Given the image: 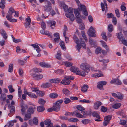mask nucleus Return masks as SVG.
Here are the masks:
<instances>
[{
    "mask_svg": "<svg viewBox=\"0 0 127 127\" xmlns=\"http://www.w3.org/2000/svg\"><path fill=\"white\" fill-rule=\"evenodd\" d=\"M77 109L79 111H82L85 110V108L82 106L81 105H78L76 106Z\"/></svg>",
    "mask_w": 127,
    "mask_h": 127,
    "instance_id": "nucleus-38",
    "label": "nucleus"
},
{
    "mask_svg": "<svg viewBox=\"0 0 127 127\" xmlns=\"http://www.w3.org/2000/svg\"><path fill=\"white\" fill-rule=\"evenodd\" d=\"M76 74L77 75H81L83 77L85 76L86 75L85 72L84 71H83L82 70H80L79 71L78 70L77 71Z\"/></svg>",
    "mask_w": 127,
    "mask_h": 127,
    "instance_id": "nucleus-31",
    "label": "nucleus"
},
{
    "mask_svg": "<svg viewBox=\"0 0 127 127\" xmlns=\"http://www.w3.org/2000/svg\"><path fill=\"white\" fill-rule=\"evenodd\" d=\"M37 111L39 112L43 111L45 109L44 108L43 106H39L37 107Z\"/></svg>",
    "mask_w": 127,
    "mask_h": 127,
    "instance_id": "nucleus-41",
    "label": "nucleus"
},
{
    "mask_svg": "<svg viewBox=\"0 0 127 127\" xmlns=\"http://www.w3.org/2000/svg\"><path fill=\"white\" fill-rule=\"evenodd\" d=\"M81 69L85 72L88 73L90 70V65L87 63H83L80 66Z\"/></svg>",
    "mask_w": 127,
    "mask_h": 127,
    "instance_id": "nucleus-3",
    "label": "nucleus"
},
{
    "mask_svg": "<svg viewBox=\"0 0 127 127\" xmlns=\"http://www.w3.org/2000/svg\"><path fill=\"white\" fill-rule=\"evenodd\" d=\"M61 56V51H58L57 55H56V58L59 60H61L62 59Z\"/></svg>",
    "mask_w": 127,
    "mask_h": 127,
    "instance_id": "nucleus-40",
    "label": "nucleus"
},
{
    "mask_svg": "<svg viewBox=\"0 0 127 127\" xmlns=\"http://www.w3.org/2000/svg\"><path fill=\"white\" fill-rule=\"evenodd\" d=\"M31 46L33 47L34 49H36V50L38 53L41 51V50L40 49L38 45L35 44H32Z\"/></svg>",
    "mask_w": 127,
    "mask_h": 127,
    "instance_id": "nucleus-24",
    "label": "nucleus"
},
{
    "mask_svg": "<svg viewBox=\"0 0 127 127\" xmlns=\"http://www.w3.org/2000/svg\"><path fill=\"white\" fill-rule=\"evenodd\" d=\"M54 72L56 73L59 74H62L64 73L63 71L61 69L55 70Z\"/></svg>",
    "mask_w": 127,
    "mask_h": 127,
    "instance_id": "nucleus-51",
    "label": "nucleus"
},
{
    "mask_svg": "<svg viewBox=\"0 0 127 127\" xmlns=\"http://www.w3.org/2000/svg\"><path fill=\"white\" fill-rule=\"evenodd\" d=\"M28 95L30 97L32 98H37V96L35 94L31 92H29Z\"/></svg>",
    "mask_w": 127,
    "mask_h": 127,
    "instance_id": "nucleus-44",
    "label": "nucleus"
},
{
    "mask_svg": "<svg viewBox=\"0 0 127 127\" xmlns=\"http://www.w3.org/2000/svg\"><path fill=\"white\" fill-rule=\"evenodd\" d=\"M89 42L91 45L93 46H94L96 43V42L95 40H93L92 39L90 38L89 40Z\"/></svg>",
    "mask_w": 127,
    "mask_h": 127,
    "instance_id": "nucleus-46",
    "label": "nucleus"
},
{
    "mask_svg": "<svg viewBox=\"0 0 127 127\" xmlns=\"http://www.w3.org/2000/svg\"><path fill=\"white\" fill-rule=\"evenodd\" d=\"M47 4L48 5H45L44 6V9L45 11L48 13L51 9V4L49 1L47 2Z\"/></svg>",
    "mask_w": 127,
    "mask_h": 127,
    "instance_id": "nucleus-9",
    "label": "nucleus"
},
{
    "mask_svg": "<svg viewBox=\"0 0 127 127\" xmlns=\"http://www.w3.org/2000/svg\"><path fill=\"white\" fill-rule=\"evenodd\" d=\"M72 116H76L77 117L80 118L85 117L84 116L80 114L79 111L77 110H75L73 112H72Z\"/></svg>",
    "mask_w": 127,
    "mask_h": 127,
    "instance_id": "nucleus-5",
    "label": "nucleus"
},
{
    "mask_svg": "<svg viewBox=\"0 0 127 127\" xmlns=\"http://www.w3.org/2000/svg\"><path fill=\"white\" fill-rule=\"evenodd\" d=\"M117 36V38L119 39V41H121V40L125 39V37L121 32L118 33Z\"/></svg>",
    "mask_w": 127,
    "mask_h": 127,
    "instance_id": "nucleus-22",
    "label": "nucleus"
},
{
    "mask_svg": "<svg viewBox=\"0 0 127 127\" xmlns=\"http://www.w3.org/2000/svg\"><path fill=\"white\" fill-rule=\"evenodd\" d=\"M71 101V100L70 99L67 98H65L64 99V102L65 104H67L70 103Z\"/></svg>",
    "mask_w": 127,
    "mask_h": 127,
    "instance_id": "nucleus-55",
    "label": "nucleus"
},
{
    "mask_svg": "<svg viewBox=\"0 0 127 127\" xmlns=\"http://www.w3.org/2000/svg\"><path fill=\"white\" fill-rule=\"evenodd\" d=\"M67 12H66L65 13L66 16L67 18H69L70 20L73 21L75 19L74 15L73 14V9L71 7L69 8L68 9Z\"/></svg>",
    "mask_w": 127,
    "mask_h": 127,
    "instance_id": "nucleus-1",
    "label": "nucleus"
},
{
    "mask_svg": "<svg viewBox=\"0 0 127 127\" xmlns=\"http://www.w3.org/2000/svg\"><path fill=\"white\" fill-rule=\"evenodd\" d=\"M121 104L120 103H117L113 105L112 107L115 109H118L121 106Z\"/></svg>",
    "mask_w": 127,
    "mask_h": 127,
    "instance_id": "nucleus-32",
    "label": "nucleus"
},
{
    "mask_svg": "<svg viewBox=\"0 0 127 127\" xmlns=\"http://www.w3.org/2000/svg\"><path fill=\"white\" fill-rule=\"evenodd\" d=\"M101 35L103 39L106 41L107 40V37L106 35V33L105 32H103L101 34Z\"/></svg>",
    "mask_w": 127,
    "mask_h": 127,
    "instance_id": "nucleus-58",
    "label": "nucleus"
},
{
    "mask_svg": "<svg viewBox=\"0 0 127 127\" xmlns=\"http://www.w3.org/2000/svg\"><path fill=\"white\" fill-rule=\"evenodd\" d=\"M6 98V95L4 93H2L0 97V100L1 101H4L5 100Z\"/></svg>",
    "mask_w": 127,
    "mask_h": 127,
    "instance_id": "nucleus-29",
    "label": "nucleus"
},
{
    "mask_svg": "<svg viewBox=\"0 0 127 127\" xmlns=\"http://www.w3.org/2000/svg\"><path fill=\"white\" fill-rule=\"evenodd\" d=\"M44 124L47 126L46 127H53V124L49 119H47L44 121Z\"/></svg>",
    "mask_w": 127,
    "mask_h": 127,
    "instance_id": "nucleus-13",
    "label": "nucleus"
},
{
    "mask_svg": "<svg viewBox=\"0 0 127 127\" xmlns=\"http://www.w3.org/2000/svg\"><path fill=\"white\" fill-rule=\"evenodd\" d=\"M107 83V82L105 81H100L98 83V84L97 85V87L100 90H103V86L105 85Z\"/></svg>",
    "mask_w": 127,
    "mask_h": 127,
    "instance_id": "nucleus-7",
    "label": "nucleus"
},
{
    "mask_svg": "<svg viewBox=\"0 0 127 127\" xmlns=\"http://www.w3.org/2000/svg\"><path fill=\"white\" fill-rule=\"evenodd\" d=\"M81 122L83 124L86 125L91 123V121L89 119H86L82 120L81 121Z\"/></svg>",
    "mask_w": 127,
    "mask_h": 127,
    "instance_id": "nucleus-30",
    "label": "nucleus"
},
{
    "mask_svg": "<svg viewBox=\"0 0 127 127\" xmlns=\"http://www.w3.org/2000/svg\"><path fill=\"white\" fill-rule=\"evenodd\" d=\"M5 0H1L0 2V8L2 9H4L5 7Z\"/></svg>",
    "mask_w": 127,
    "mask_h": 127,
    "instance_id": "nucleus-23",
    "label": "nucleus"
},
{
    "mask_svg": "<svg viewBox=\"0 0 127 127\" xmlns=\"http://www.w3.org/2000/svg\"><path fill=\"white\" fill-rule=\"evenodd\" d=\"M73 38L74 40V41L76 43H79V39L78 37L75 35H74Z\"/></svg>",
    "mask_w": 127,
    "mask_h": 127,
    "instance_id": "nucleus-59",
    "label": "nucleus"
},
{
    "mask_svg": "<svg viewBox=\"0 0 127 127\" xmlns=\"http://www.w3.org/2000/svg\"><path fill=\"white\" fill-rule=\"evenodd\" d=\"M39 65L41 66L44 67H50L51 66L48 64L44 62H41L39 64Z\"/></svg>",
    "mask_w": 127,
    "mask_h": 127,
    "instance_id": "nucleus-21",
    "label": "nucleus"
},
{
    "mask_svg": "<svg viewBox=\"0 0 127 127\" xmlns=\"http://www.w3.org/2000/svg\"><path fill=\"white\" fill-rule=\"evenodd\" d=\"M35 109V107L31 106L30 107L28 110V112H29V113L33 114L34 112V110Z\"/></svg>",
    "mask_w": 127,
    "mask_h": 127,
    "instance_id": "nucleus-27",
    "label": "nucleus"
},
{
    "mask_svg": "<svg viewBox=\"0 0 127 127\" xmlns=\"http://www.w3.org/2000/svg\"><path fill=\"white\" fill-rule=\"evenodd\" d=\"M101 49L100 47H98L96 49L95 53L96 54L101 53Z\"/></svg>",
    "mask_w": 127,
    "mask_h": 127,
    "instance_id": "nucleus-56",
    "label": "nucleus"
},
{
    "mask_svg": "<svg viewBox=\"0 0 127 127\" xmlns=\"http://www.w3.org/2000/svg\"><path fill=\"white\" fill-rule=\"evenodd\" d=\"M102 104L101 102L99 101H97L94 103V109L97 110Z\"/></svg>",
    "mask_w": 127,
    "mask_h": 127,
    "instance_id": "nucleus-15",
    "label": "nucleus"
},
{
    "mask_svg": "<svg viewBox=\"0 0 127 127\" xmlns=\"http://www.w3.org/2000/svg\"><path fill=\"white\" fill-rule=\"evenodd\" d=\"M63 102V99H61L58 100L56 103H54L58 105H60V106L61 104Z\"/></svg>",
    "mask_w": 127,
    "mask_h": 127,
    "instance_id": "nucleus-60",
    "label": "nucleus"
},
{
    "mask_svg": "<svg viewBox=\"0 0 127 127\" xmlns=\"http://www.w3.org/2000/svg\"><path fill=\"white\" fill-rule=\"evenodd\" d=\"M61 106L60 105H58L54 103L53 104V110L56 111L58 112L60 111Z\"/></svg>",
    "mask_w": 127,
    "mask_h": 127,
    "instance_id": "nucleus-19",
    "label": "nucleus"
},
{
    "mask_svg": "<svg viewBox=\"0 0 127 127\" xmlns=\"http://www.w3.org/2000/svg\"><path fill=\"white\" fill-rule=\"evenodd\" d=\"M115 12L117 17L118 18L120 16V14L118 9H116L115 11Z\"/></svg>",
    "mask_w": 127,
    "mask_h": 127,
    "instance_id": "nucleus-63",
    "label": "nucleus"
},
{
    "mask_svg": "<svg viewBox=\"0 0 127 127\" xmlns=\"http://www.w3.org/2000/svg\"><path fill=\"white\" fill-rule=\"evenodd\" d=\"M38 119L37 118H34L33 120V123L35 125H37L38 124Z\"/></svg>",
    "mask_w": 127,
    "mask_h": 127,
    "instance_id": "nucleus-64",
    "label": "nucleus"
},
{
    "mask_svg": "<svg viewBox=\"0 0 127 127\" xmlns=\"http://www.w3.org/2000/svg\"><path fill=\"white\" fill-rule=\"evenodd\" d=\"M93 76L94 77H99L103 76V75L101 73H95L93 74Z\"/></svg>",
    "mask_w": 127,
    "mask_h": 127,
    "instance_id": "nucleus-57",
    "label": "nucleus"
},
{
    "mask_svg": "<svg viewBox=\"0 0 127 127\" xmlns=\"http://www.w3.org/2000/svg\"><path fill=\"white\" fill-rule=\"evenodd\" d=\"M13 64H10L9 66L8 71L11 72L13 71Z\"/></svg>",
    "mask_w": 127,
    "mask_h": 127,
    "instance_id": "nucleus-48",
    "label": "nucleus"
},
{
    "mask_svg": "<svg viewBox=\"0 0 127 127\" xmlns=\"http://www.w3.org/2000/svg\"><path fill=\"white\" fill-rule=\"evenodd\" d=\"M74 77L72 76H68L64 77V79L61 81V83L64 85H68L70 83V81L74 79Z\"/></svg>",
    "mask_w": 127,
    "mask_h": 127,
    "instance_id": "nucleus-2",
    "label": "nucleus"
},
{
    "mask_svg": "<svg viewBox=\"0 0 127 127\" xmlns=\"http://www.w3.org/2000/svg\"><path fill=\"white\" fill-rule=\"evenodd\" d=\"M77 45L76 46V48L78 51L79 52H80V50L82 46L79 43H77Z\"/></svg>",
    "mask_w": 127,
    "mask_h": 127,
    "instance_id": "nucleus-61",
    "label": "nucleus"
},
{
    "mask_svg": "<svg viewBox=\"0 0 127 127\" xmlns=\"http://www.w3.org/2000/svg\"><path fill=\"white\" fill-rule=\"evenodd\" d=\"M64 63V65L67 67H70L72 65V63L67 61L65 62Z\"/></svg>",
    "mask_w": 127,
    "mask_h": 127,
    "instance_id": "nucleus-54",
    "label": "nucleus"
},
{
    "mask_svg": "<svg viewBox=\"0 0 127 127\" xmlns=\"http://www.w3.org/2000/svg\"><path fill=\"white\" fill-rule=\"evenodd\" d=\"M45 29H42L40 30V32L42 34H45L47 35L48 36L51 38L52 37V33L49 31L44 30Z\"/></svg>",
    "mask_w": 127,
    "mask_h": 127,
    "instance_id": "nucleus-8",
    "label": "nucleus"
},
{
    "mask_svg": "<svg viewBox=\"0 0 127 127\" xmlns=\"http://www.w3.org/2000/svg\"><path fill=\"white\" fill-rule=\"evenodd\" d=\"M31 76L35 80H39L42 78L43 76L42 74L36 75L35 74L31 73Z\"/></svg>",
    "mask_w": 127,
    "mask_h": 127,
    "instance_id": "nucleus-12",
    "label": "nucleus"
},
{
    "mask_svg": "<svg viewBox=\"0 0 127 127\" xmlns=\"http://www.w3.org/2000/svg\"><path fill=\"white\" fill-rule=\"evenodd\" d=\"M45 102V101L43 99H40L38 100V103L42 105H44Z\"/></svg>",
    "mask_w": 127,
    "mask_h": 127,
    "instance_id": "nucleus-50",
    "label": "nucleus"
},
{
    "mask_svg": "<svg viewBox=\"0 0 127 127\" xmlns=\"http://www.w3.org/2000/svg\"><path fill=\"white\" fill-rule=\"evenodd\" d=\"M1 34L3 38L5 39H6L7 38V35L5 31L3 29H1L0 30Z\"/></svg>",
    "mask_w": 127,
    "mask_h": 127,
    "instance_id": "nucleus-17",
    "label": "nucleus"
},
{
    "mask_svg": "<svg viewBox=\"0 0 127 127\" xmlns=\"http://www.w3.org/2000/svg\"><path fill=\"white\" fill-rule=\"evenodd\" d=\"M79 9L80 11L82 10V11L86 9V7L83 5L81 4L80 6H79Z\"/></svg>",
    "mask_w": 127,
    "mask_h": 127,
    "instance_id": "nucleus-42",
    "label": "nucleus"
},
{
    "mask_svg": "<svg viewBox=\"0 0 127 127\" xmlns=\"http://www.w3.org/2000/svg\"><path fill=\"white\" fill-rule=\"evenodd\" d=\"M61 80L59 78H56L49 79V81L51 83H59L60 82Z\"/></svg>",
    "mask_w": 127,
    "mask_h": 127,
    "instance_id": "nucleus-18",
    "label": "nucleus"
},
{
    "mask_svg": "<svg viewBox=\"0 0 127 127\" xmlns=\"http://www.w3.org/2000/svg\"><path fill=\"white\" fill-rule=\"evenodd\" d=\"M21 107L22 108L21 109V111L22 112V114L23 115L25 113V111L26 109L28 108L27 105H26L24 107L23 105H21Z\"/></svg>",
    "mask_w": 127,
    "mask_h": 127,
    "instance_id": "nucleus-37",
    "label": "nucleus"
},
{
    "mask_svg": "<svg viewBox=\"0 0 127 127\" xmlns=\"http://www.w3.org/2000/svg\"><path fill=\"white\" fill-rule=\"evenodd\" d=\"M26 22L25 23V26L26 28H30V24L31 22V19L30 18L28 17L25 20Z\"/></svg>",
    "mask_w": 127,
    "mask_h": 127,
    "instance_id": "nucleus-11",
    "label": "nucleus"
},
{
    "mask_svg": "<svg viewBox=\"0 0 127 127\" xmlns=\"http://www.w3.org/2000/svg\"><path fill=\"white\" fill-rule=\"evenodd\" d=\"M51 84L49 83H47L42 84L41 87L43 88H48L51 87Z\"/></svg>",
    "mask_w": 127,
    "mask_h": 127,
    "instance_id": "nucleus-25",
    "label": "nucleus"
},
{
    "mask_svg": "<svg viewBox=\"0 0 127 127\" xmlns=\"http://www.w3.org/2000/svg\"><path fill=\"white\" fill-rule=\"evenodd\" d=\"M111 118L112 116L110 115H108L105 117L104 121L103 123V125L104 126H106L109 123Z\"/></svg>",
    "mask_w": 127,
    "mask_h": 127,
    "instance_id": "nucleus-6",
    "label": "nucleus"
},
{
    "mask_svg": "<svg viewBox=\"0 0 127 127\" xmlns=\"http://www.w3.org/2000/svg\"><path fill=\"white\" fill-rule=\"evenodd\" d=\"M81 113L83 114L85 118V116H88L89 115H91V112L89 111H82Z\"/></svg>",
    "mask_w": 127,
    "mask_h": 127,
    "instance_id": "nucleus-20",
    "label": "nucleus"
},
{
    "mask_svg": "<svg viewBox=\"0 0 127 127\" xmlns=\"http://www.w3.org/2000/svg\"><path fill=\"white\" fill-rule=\"evenodd\" d=\"M68 121L69 122H75L78 121V120L76 118H72L69 119Z\"/></svg>",
    "mask_w": 127,
    "mask_h": 127,
    "instance_id": "nucleus-49",
    "label": "nucleus"
},
{
    "mask_svg": "<svg viewBox=\"0 0 127 127\" xmlns=\"http://www.w3.org/2000/svg\"><path fill=\"white\" fill-rule=\"evenodd\" d=\"M63 92V93L66 95H68L70 94V91L67 89H64Z\"/></svg>",
    "mask_w": 127,
    "mask_h": 127,
    "instance_id": "nucleus-33",
    "label": "nucleus"
},
{
    "mask_svg": "<svg viewBox=\"0 0 127 127\" xmlns=\"http://www.w3.org/2000/svg\"><path fill=\"white\" fill-rule=\"evenodd\" d=\"M8 109L10 110V113L8 114V115H10L11 113H13L15 112V107L12 105H9L8 106Z\"/></svg>",
    "mask_w": 127,
    "mask_h": 127,
    "instance_id": "nucleus-14",
    "label": "nucleus"
},
{
    "mask_svg": "<svg viewBox=\"0 0 127 127\" xmlns=\"http://www.w3.org/2000/svg\"><path fill=\"white\" fill-rule=\"evenodd\" d=\"M8 88L10 93H12L15 91V90L13 88V86L12 85H9L8 87Z\"/></svg>",
    "mask_w": 127,
    "mask_h": 127,
    "instance_id": "nucleus-43",
    "label": "nucleus"
},
{
    "mask_svg": "<svg viewBox=\"0 0 127 127\" xmlns=\"http://www.w3.org/2000/svg\"><path fill=\"white\" fill-rule=\"evenodd\" d=\"M95 31L94 28L91 26L88 32V35L92 37H95Z\"/></svg>",
    "mask_w": 127,
    "mask_h": 127,
    "instance_id": "nucleus-4",
    "label": "nucleus"
},
{
    "mask_svg": "<svg viewBox=\"0 0 127 127\" xmlns=\"http://www.w3.org/2000/svg\"><path fill=\"white\" fill-rule=\"evenodd\" d=\"M31 117V114L30 113H28L26 114L25 115V117L24 118V120L25 121H26L28 119L30 118Z\"/></svg>",
    "mask_w": 127,
    "mask_h": 127,
    "instance_id": "nucleus-36",
    "label": "nucleus"
},
{
    "mask_svg": "<svg viewBox=\"0 0 127 127\" xmlns=\"http://www.w3.org/2000/svg\"><path fill=\"white\" fill-rule=\"evenodd\" d=\"M14 12H15V10L13 8L11 7L9 9L8 11V13L7 14V15L6 16V18H7V16L8 18L9 17H12V15L14 14Z\"/></svg>",
    "mask_w": 127,
    "mask_h": 127,
    "instance_id": "nucleus-10",
    "label": "nucleus"
},
{
    "mask_svg": "<svg viewBox=\"0 0 127 127\" xmlns=\"http://www.w3.org/2000/svg\"><path fill=\"white\" fill-rule=\"evenodd\" d=\"M101 111L104 112H106L107 110V108L104 106H101Z\"/></svg>",
    "mask_w": 127,
    "mask_h": 127,
    "instance_id": "nucleus-62",
    "label": "nucleus"
},
{
    "mask_svg": "<svg viewBox=\"0 0 127 127\" xmlns=\"http://www.w3.org/2000/svg\"><path fill=\"white\" fill-rule=\"evenodd\" d=\"M124 96L123 95L119 92L117 93L116 97L120 99H123Z\"/></svg>",
    "mask_w": 127,
    "mask_h": 127,
    "instance_id": "nucleus-35",
    "label": "nucleus"
},
{
    "mask_svg": "<svg viewBox=\"0 0 127 127\" xmlns=\"http://www.w3.org/2000/svg\"><path fill=\"white\" fill-rule=\"evenodd\" d=\"M88 88V86L87 85L83 86L81 88V90L83 92H85L87 91Z\"/></svg>",
    "mask_w": 127,
    "mask_h": 127,
    "instance_id": "nucleus-34",
    "label": "nucleus"
},
{
    "mask_svg": "<svg viewBox=\"0 0 127 127\" xmlns=\"http://www.w3.org/2000/svg\"><path fill=\"white\" fill-rule=\"evenodd\" d=\"M70 69L71 71L74 72H77L79 70V69L77 67L74 66H72Z\"/></svg>",
    "mask_w": 127,
    "mask_h": 127,
    "instance_id": "nucleus-26",
    "label": "nucleus"
},
{
    "mask_svg": "<svg viewBox=\"0 0 127 127\" xmlns=\"http://www.w3.org/2000/svg\"><path fill=\"white\" fill-rule=\"evenodd\" d=\"M113 30V25L112 24H109L108 26V30L109 32H112Z\"/></svg>",
    "mask_w": 127,
    "mask_h": 127,
    "instance_id": "nucleus-39",
    "label": "nucleus"
},
{
    "mask_svg": "<svg viewBox=\"0 0 127 127\" xmlns=\"http://www.w3.org/2000/svg\"><path fill=\"white\" fill-rule=\"evenodd\" d=\"M103 2L104 5V3L101 2V6L102 9V11H104L105 10V6H106L107 5V4L106 3V1L105 0H104Z\"/></svg>",
    "mask_w": 127,
    "mask_h": 127,
    "instance_id": "nucleus-28",
    "label": "nucleus"
},
{
    "mask_svg": "<svg viewBox=\"0 0 127 127\" xmlns=\"http://www.w3.org/2000/svg\"><path fill=\"white\" fill-rule=\"evenodd\" d=\"M110 83L112 84L115 83L117 85H121L122 84V82L121 81L118 79L112 80L111 81Z\"/></svg>",
    "mask_w": 127,
    "mask_h": 127,
    "instance_id": "nucleus-16",
    "label": "nucleus"
},
{
    "mask_svg": "<svg viewBox=\"0 0 127 127\" xmlns=\"http://www.w3.org/2000/svg\"><path fill=\"white\" fill-rule=\"evenodd\" d=\"M7 18H6L7 19L9 20L10 22H16L17 21V20L16 19H12V17H9L8 18V16H7Z\"/></svg>",
    "mask_w": 127,
    "mask_h": 127,
    "instance_id": "nucleus-47",
    "label": "nucleus"
},
{
    "mask_svg": "<svg viewBox=\"0 0 127 127\" xmlns=\"http://www.w3.org/2000/svg\"><path fill=\"white\" fill-rule=\"evenodd\" d=\"M58 95L55 93H52L50 94L49 96L52 98H55L57 97Z\"/></svg>",
    "mask_w": 127,
    "mask_h": 127,
    "instance_id": "nucleus-45",
    "label": "nucleus"
},
{
    "mask_svg": "<svg viewBox=\"0 0 127 127\" xmlns=\"http://www.w3.org/2000/svg\"><path fill=\"white\" fill-rule=\"evenodd\" d=\"M92 116L93 117H96V118H99L100 116L96 111H94L92 113Z\"/></svg>",
    "mask_w": 127,
    "mask_h": 127,
    "instance_id": "nucleus-52",
    "label": "nucleus"
},
{
    "mask_svg": "<svg viewBox=\"0 0 127 127\" xmlns=\"http://www.w3.org/2000/svg\"><path fill=\"white\" fill-rule=\"evenodd\" d=\"M76 20L78 23H81L82 22V20L80 18V17H79V16H76Z\"/></svg>",
    "mask_w": 127,
    "mask_h": 127,
    "instance_id": "nucleus-53",
    "label": "nucleus"
}]
</instances>
